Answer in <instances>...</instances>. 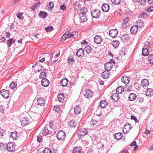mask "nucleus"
Listing matches in <instances>:
<instances>
[{"label": "nucleus", "instance_id": "obj_62", "mask_svg": "<svg viewBox=\"0 0 153 153\" xmlns=\"http://www.w3.org/2000/svg\"><path fill=\"white\" fill-rule=\"evenodd\" d=\"M37 140L39 142H41L42 141V136H38Z\"/></svg>", "mask_w": 153, "mask_h": 153}, {"label": "nucleus", "instance_id": "obj_3", "mask_svg": "<svg viewBox=\"0 0 153 153\" xmlns=\"http://www.w3.org/2000/svg\"><path fill=\"white\" fill-rule=\"evenodd\" d=\"M66 134L63 131H60L56 134V137L59 140L64 139L66 137Z\"/></svg>", "mask_w": 153, "mask_h": 153}, {"label": "nucleus", "instance_id": "obj_42", "mask_svg": "<svg viewBox=\"0 0 153 153\" xmlns=\"http://www.w3.org/2000/svg\"><path fill=\"white\" fill-rule=\"evenodd\" d=\"M64 94L63 93L59 94L58 95L59 100L61 102H62L64 98Z\"/></svg>", "mask_w": 153, "mask_h": 153}, {"label": "nucleus", "instance_id": "obj_43", "mask_svg": "<svg viewBox=\"0 0 153 153\" xmlns=\"http://www.w3.org/2000/svg\"><path fill=\"white\" fill-rule=\"evenodd\" d=\"M42 134L45 136L48 134L49 130L47 128L44 127L42 129Z\"/></svg>", "mask_w": 153, "mask_h": 153}, {"label": "nucleus", "instance_id": "obj_59", "mask_svg": "<svg viewBox=\"0 0 153 153\" xmlns=\"http://www.w3.org/2000/svg\"><path fill=\"white\" fill-rule=\"evenodd\" d=\"M146 0H140V1L138 2L139 4L143 5L146 3Z\"/></svg>", "mask_w": 153, "mask_h": 153}, {"label": "nucleus", "instance_id": "obj_14", "mask_svg": "<svg viewBox=\"0 0 153 153\" xmlns=\"http://www.w3.org/2000/svg\"><path fill=\"white\" fill-rule=\"evenodd\" d=\"M45 102V99L44 98H39L38 99L37 103L39 105L44 106Z\"/></svg>", "mask_w": 153, "mask_h": 153}, {"label": "nucleus", "instance_id": "obj_48", "mask_svg": "<svg viewBox=\"0 0 153 153\" xmlns=\"http://www.w3.org/2000/svg\"><path fill=\"white\" fill-rule=\"evenodd\" d=\"M91 48L90 46H87L85 47V51L88 53H89L91 52Z\"/></svg>", "mask_w": 153, "mask_h": 153}, {"label": "nucleus", "instance_id": "obj_29", "mask_svg": "<svg viewBox=\"0 0 153 153\" xmlns=\"http://www.w3.org/2000/svg\"><path fill=\"white\" fill-rule=\"evenodd\" d=\"M15 42V40L13 38L9 39L7 42L6 43L8 48L11 46Z\"/></svg>", "mask_w": 153, "mask_h": 153}, {"label": "nucleus", "instance_id": "obj_26", "mask_svg": "<svg viewBox=\"0 0 153 153\" xmlns=\"http://www.w3.org/2000/svg\"><path fill=\"white\" fill-rule=\"evenodd\" d=\"M107 102L105 100H101L100 103V106L101 108H104L107 105Z\"/></svg>", "mask_w": 153, "mask_h": 153}, {"label": "nucleus", "instance_id": "obj_31", "mask_svg": "<svg viewBox=\"0 0 153 153\" xmlns=\"http://www.w3.org/2000/svg\"><path fill=\"white\" fill-rule=\"evenodd\" d=\"M136 95L134 93H131L128 96V100L131 101H133L136 99Z\"/></svg>", "mask_w": 153, "mask_h": 153}, {"label": "nucleus", "instance_id": "obj_19", "mask_svg": "<svg viewBox=\"0 0 153 153\" xmlns=\"http://www.w3.org/2000/svg\"><path fill=\"white\" fill-rule=\"evenodd\" d=\"M138 27L136 25L132 26L130 29V31L132 34H135L137 31Z\"/></svg>", "mask_w": 153, "mask_h": 153}, {"label": "nucleus", "instance_id": "obj_61", "mask_svg": "<svg viewBox=\"0 0 153 153\" xmlns=\"http://www.w3.org/2000/svg\"><path fill=\"white\" fill-rule=\"evenodd\" d=\"M20 0H15L14 1H13L11 3H10V5L11 6H13L17 2L20 1Z\"/></svg>", "mask_w": 153, "mask_h": 153}, {"label": "nucleus", "instance_id": "obj_46", "mask_svg": "<svg viewBox=\"0 0 153 153\" xmlns=\"http://www.w3.org/2000/svg\"><path fill=\"white\" fill-rule=\"evenodd\" d=\"M16 84L13 82H12L10 84L9 87L11 89H14L16 87Z\"/></svg>", "mask_w": 153, "mask_h": 153}, {"label": "nucleus", "instance_id": "obj_51", "mask_svg": "<svg viewBox=\"0 0 153 153\" xmlns=\"http://www.w3.org/2000/svg\"><path fill=\"white\" fill-rule=\"evenodd\" d=\"M45 30L47 32H49L52 31L53 30V27L52 26H50L48 27H46L45 29Z\"/></svg>", "mask_w": 153, "mask_h": 153}, {"label": "nucleus", "instance_id": "obj_36", "mask_svg": "<svg viewBox=\"0 0 153 153\" xmlns=\"http://www.w3.org/2000/svg\"><path fill=\"white\" fill-rule=\"evenodd\" d=\"M119 44V42L116 40L113 41L111 42L112 45L114 48H117Z\"/></svg>", "mask_w": 153, "mask_h": 153}, {"label": "nucleus", "instance_id": "obj_27", "mask_svg": "<svg viewBox=\"0 0 153 153\" xmlns=\"http://www.w3.org/2000/svg\"><path fill=\"white\" fill-rule=\"evenodd\" d=\"M145 94L147 96H151L153 94V90L151 88H148L145 91Z\"/></svg>", "mask_w": 153, "mask_h": 153}, {"label": "nucleus", "instance_id": "obj_49", "mask_svg": "<svg viewBox=\"0 0 153 153\" xmlns=\"http://www.w3.org/2000/svg\"><path fill=\"white\" fill-rule=\"evenodd\" d=\"M46 76V74L45 72H41L39 76V78L43 79H45Z\"/></svg>", "mask_w": 153, "mask_h": 153}, {"label": "nucleus", "instance_id": "obj_64", "mask_svg": "<svg viewBox=\"0 0 153 153\" xmlns=\"http://www.w3.org/2000/svg\"><path fill=\"white\" fill-rule=\"evenodd\" d=\"M131 119L134 120L136 122H137V120L136 117L132 115L131 116Z\"/></svg>", "mask_w": 153, "mask_h": 153}, {"label": "nucleus", "instance_id": "obj_40", "mask_svg": "<svg viewBox=\"0 0 153 153\" xmlns=\"http://www.w3.org/2000/svg\"><path fill=\"white\" fill-rule=\"evenodd\" d=\"M148 16V14L146 13L143 12L140 14L138 17L142 19H144L146 18Z\"/></svg>", "mask_w": 153, "mask_h": 153}, {"label": "nucleus", "instance_id": "obj_22", "mask_svg": "<svg viewBox=\"0 0 153 153\" xmlns=\"http://www.w3.org/2000/svg\"><path fill=\"white\" fill-rule=\"evenodd\" d=\"M41 83L43 86L46 87L48 86L49 82L48 79H43L41 81Z\"/></svg>", "mask_w": 153, "mask_h": 153}, {"label": "nucleus", "instance_id": "obj_35", "mask_svg": "<svg viewBox=\"0 0 153 153\" xmlns=\"http://www.w3.org/2000/svg\"><path fill=\"white\" fill-rule=\"evenodd\" d=\"M136 25L139 28H142L143 26V23L142 22V21L141 20H138L136 22Z\"/></svg>", "mask_w": 153, "mask_h": 153}, {"label": "nucleus", "instance_id": "obj_60", "mask_svg": "<svg viewBox=\"0 0 153 153\" xmlns=\"http://www.w3.org/2000/svg\"><path fill=\"white\" fill-rule=\"evenodd\" d=\"M129 20V18L128 17H126L125 18L123 21V25H125V24H126V23Z\"/></svg>", "mask_w": 153, "mask_h": 153}, {"label": "nucleus", "instance_id": "obj_23", "mask_svg": "<svg viewBox=\"0 0 153 153\" xmlns=\"http://www.w3.org/2000/svg\"><path fill=\"white\" fill-rule=\"evenodd\" d=\"M76 122L74 120H71L69 121L68 125L70 128L74 127L76 126Z\"/></svg>", "mask_w": 153, "mask_h": 153}, {"label": "nucleus", "instance_id": "obj_20", "mask_svg": "<svg viewBox=\"0 0 153 153\" xmlns=\"http://www.w3.org/2000/svg\"><path fill=\"white\" fill-rule=\"evenodd\" d=\"M111 97L114 102L117 101L120 98L119 95L117 93H115L113 94L111 96Z\"/></svg>", "mask_w": 153, "mask_h": 153}, {"label": "nucleus", "instance_id": "obj_54", "mask_svg": "<svg viewBox=\"0 0 153 153\" xmlns=\"http://www.w3.org/2000/svg\"><path fill=\"white\" fill-rule=\"evenodd\" d=\"M53 110L56 112H58L60 110V108L58 105L54 106L53 108Z\"/></svg>", "mask_w": 153, "mask_h": 153}, {"label": "nucleus", "instance_id": "obj_37", "mask_svg": "<svg viewBox=\"0 0 153 153\" xmlns=\"http://www.w3.org/2000/svg\"><path fill=\"white\" fill-rule=\"evenodd\" d=\"M129 37L128 35L126 34L122 36L121 39L123 42H125L129 39Z\"/></svg>", "mask_w": 153, "mask_h": 153}, {"label": "nucleus", "instance_id": "obj_21", "mask_svg": "<svg viewBox=\"0 0 153 153\" xmlns=\"http://www.w3.org/2000/svg\"><path fill=\"white\" fill-rule=\"evenodd\" d=\"M149 84L148 80L146 79H143L141 83V85L143 87H147Z\"/></svg>", "mask_w": 153, "mask_h": 153}, {"label": "nucleus", "instance_id": "obj_10", "mask_svg": "<svg viewBox=\"0 0 153 153\" xmlns=\"http://www.w3.org/2000/svg\"><path fill=\"white\" fill-rule=\"evenodd\" d=\"M76 54L79 58L82 57L84 54V51L83 49L82 48L79 49L76 52Z\"/></svg>", "mask_w": 153, "mask_h": 153}, {"label": "nucleus", "instance_id": "obj_55", "mask_svg": "<svg viewBox=\"0 0 153 153\" xmlns=\"http://www.w3.org/2000/svg\"><path fill=\"white\" fill-rule=\"evenodd\" d=\"M125 48H123L120 52V55L123 56L126 55V51Z\"/></svg>", "mask_w": 153, "mask_h": 153}, {"label": "nucleus", "instance_id": "obj_47", "mask_svg": "<svg viewBox=\"0 0 153 153\" xmlns=\"http://www.w3.org/2000/svg\"><path fill=\"white\" fill-rule=\"evenodd\" d=\"M148 61L150 64L153 65V54L150 55L149 56Z\"/></svg>", "mask_w": 153, "mask_h": 153}, {"label": "nucleus", "instance_id": "obj_15", "mask_svg": "<svg viewBox=\"0 0 153 153\" xmlns=\"http://www.w3.org/2000/svg\"><path fill=\"white\" fill-rule=\"evenodd\" d=\"M110 7L108 4H103L102 6V9L103 12H107L108 11Z\"/></svg>", "mask_w": 153, "mask_h": 153}, {"label": "nucleus", "instance_id": "obj_57", "mask_svg": "<svg viewBox=\"0 0 153 153\" xmlns=\"http://www.w3.org/2000/svg\"><path fill=\"white\" fill-rule=\"evenodd\" d=\"M6 144L0 143V149L2 150L4 149H5V147H6Z\"/></svg>", "mask_w": 153, "mask_h": 153}, {"label": "nucleus", "instance_id": "obj_4", "mask_svg": "<svg viewBox=\"0 0 153 153\" xmlns=\"http://www.w3.org/2000/svg\"><path fill=\"white\" fill-rule=\"evenodd\" d=\"M78 136L80 137L85 136L88 133L87 129L85 128H81L79 129L78 132Z\"/></svg>", "mask_w": 153, "mask_h": 153}, {"label": "nucleus", "instance_id": "obj_34", "mask_svg": "<svg viewBox=\"0 0 153 153\" xmlns=\"http://www.w3.org/2000/svg\"><path fill=\"white\" fill-rule=\"evenodd\" d=\"M74 58L72 56H69L68 59V63L70 65H72L74 62Z\"/></svg>", "mask_w": 153, "mask_h": 153}, {"label": "nucleus", "instance_id": "obj_5", "mask_svg": "<svg viewBox=\"0 0 153 153\" xmlns=\"http://www.w3.org/2000/svg\"><path fill=\"white\" fill-rule=\"evenodd\" d=\"M7 150L9 151L12 152L15 149V146L12 143H9L6 145V147Z\"/></svg>", "mask_w": 153, "mask_h": 153}, {"label": "nucleus", "instance_id": "obj_7", "mask_svg": "<svg viewBox=\"0 0 153 153\" xmlns=\"http://www.w3.org/2000/svg\"><path fill=\"white\" fill-rule=\"evenodd\" d=\"M101 123L99 120H95L94 118L90 122V125L92 126H97L100 124Z\"/></svg>", "mask_w": 153, "mask_h": 153}, {"label": "nucleus", "instance_id": "obj_11", "mask_svg": "<svg viewBox=\"0 0 153 153\" xmlns=\"http://www.w3.org/2000/svg\"><path fill=\"white\" fill-rule=\"evenodd\" d=\"M93 95V92L88 89L87 90L85 91L84 94L85 97L87 98H91Z\"/></svg>", "mask_w": 153, "mask_h": 153}, {"label": "nucleus", "instance_id": "obj_53", "mask_svg": "<svg viewBox=\"0 0 153 153\" xmlns=\"http://www.w3.org/2000/svg\"><path fill=\"white\" fill-rule=\"evenodd\" d=\"M66 32L67 31H66L65 33L62 36L60 40V41H63V42L67 39V36H66Z\"/></svg>", "mask_w": 153, "mask_h": 153}, {"label": "nucleus", "instance_id": "obj_52", "mask_svg": "<svg viewBox=\"0 0 153 153\" xmlns=\"http://www.w3.org/2000/svg\"><path fill=\"white\" fill-rule=\"evenodd\" d=\"M54 6L53 3V2L50 1L49 4L48 5V9L51 10Z\"/></svg>", "mask_w": 153, "mask_h": 153}, {"label": "nucleus", "instance_id": "obj_30", "mask_svg": "<svg viewBox=\"0 0 153 153\" xmlns=\"http://www.w3.org/2000/svg\"><path fill=\"white\" fill-rule=\"evenodd\" d=\"M40 5V1L37 2L36 3H34L33 4L31 8L33 10H35L36 9L38 8Z\"/></svg>", "mask_w": 153, "mask_h": 153}, {"label": "nucleus", "instance_id": "obj_39", "mask_svg": "<svg viewBox=\"0 0 153 153\" xmlns=\"http://www.w3.org/2000/svg\"><path fill=\"white\" fill-rule=\"evenodd\" d=\"M60 83L62 86H66L67 85V79H62L60 81Z\"/></svg>", "mask_w": 153, "mask_h": 153}, {"label": "nucleus", "instance_id": "obj_38", "mask_svg": "<svg viewBox=\"0 0 153 153\" xmlns=\"http://www.w3.org/2000/svg\"><path fill=\"white\" fill-rule=\"evenodd\" d=\"M122 82L124 83H128L129 82V78L126 76H123L121 78Z\"/></svg>", "mask_w": 153, "mask_h": 153}, {"label": "nucleus", "instance_id": "obj_8", "mask_svg": "<svg viewBox=\"0 0 153 153\" xmlns=\"http://www.w3.org/2000/svg\"><path fill=\"white\" fill-rule=\"evenodd\" d=\"M1 93L2 96L4 98H8L9 96V91L8 90L3 89L1 91Z\"/></svg>", "mask_w": 153, "mask_h": 153}, {"label": "nucleus", "instance_id": "obj_18", "mask_svg": "<svg viewBox=\"0 0 153 153\" xmlns=\"http://www.w3.org/2000/svg\"><path fill=\"white\" fill-rule=\"evenodd\" d=\"M68 28H68V39L73 37L76 35L75 32H72L70 31V29H69Z\"/></svg>", "mask_w": 153, "mask_h": 153}, {"label": "nucleus", "instance_id": "obj_32", "mask_svg": "<svg viewBox=\"0 0 153 153\" xmlns=\"http://www.w3.org/2000/svg\"><path fill=\"white\" fill-rule=\"evenodd\" d=\"M48 15L47 13L42 11H40L39 13V16L41 18H46Z\"/></svg>", "mask_w": 153, "mask_h": 153}, {"label": "nucleus", "instance_id": "obj_58", "mask_svg": "<svg viewBox=\"0 0 153 153\" xmlns=\"http://www.w3.org/2000/svg\"><path fill=\"white\" fill-rule=\"evenodd\" d=\"M37 67L38 69L36 70V72H39L41 71L42 69V66L39 65H37Z\"/></svg>", "mask_w": 153, "mask_h": 153}, {"label": "nucleus", "instance_id": "obj_25", "mask_svg": "<svg viewBox=\"0 0 153 153\" xmlns=\"http://www.w3.org/2000/svg\"><path fill=\"white\" fill-rule=\"evenodd\" d=\"M114 136L115 139L117 140H120L123 137V134L122 133L119 132L115 134Z\"/></svg>", "mask_w": 153, "mask_h": 153}, {"label": "nucleus", "instance_id": "obj_6", "mask_svg": "<svg viewBox=\"0 0 153 153\" xmlns=\"http://www.w3.org/2000/svg\"><path fill=\"white\" fill-rule=\"evenodd\" d=\"M21 122L22 125L23 126H25L29 124L30 123L28 118L26 117H23L22 118L21 120Z\"/></svg>", "mask_w": 153, "mask_h": 153}, {"label": "nucleus", "instance_id": "obj_9", "mask_svg": "<svg viewBox=\"0 0 153 153\" xmlns=\"http://www.w3.org/2000/svg\"><path fill=\"white\" fill-rule=\"evenodd\" d=\"M110 73L108 71L105 70L103 71L101 73V76L104 79H107L109 77Z\"/></svg>", "mask_w": 153, "mask_h": 153}, {"label": "nucleus", "instance_id": "obj_63", "mask_svg": "<svg viewBox=\"0 0 153 153\" xmlns=\"http://www.w3.org/2000/svg\"><path fill=\"white\" fill-rule=\"evenodd\" d=\"M147 11L150 12L153 11V7H151L147 8Z\"/></svg>", "mask_w": 153, "mask_h": 153}, {"label": "nucleus", "instance_id": "obj_41", "mask_svg": "<svg viewBox=\"0 0 153 153\" xmlns=\"http://www.w3.org/2000/svg\"><path fill=\"white\" fill-rule=\"evenodd\" d=\"M17 132L16 131H15L12 132L11 133V137L14 140H16L18 138V136L17 135Z\"/></svg>", "mask_w": 153, "mask_h": 153}, {"label": "nucleus", "instance_id": "obj_44", "mask_svg": "<svg viewBox=\"0 0 153 153\" xmlns=\"http://www.w3.org/2000/svg\"><path fill=\"white\" fill-rule=\"evenodd\" d=\"M80 11L81 13L80 14L85 15L86 13L87 12V9L86 7H83L80 9Z\"/></svg>", "mask_w": 153, "mask_h": 153}, {"label": "nucleus", "instance_id": "obj_28", "mask_svg": "<svg viewBox=\"0 0 153 153\" xmlns=\"http://www.w3.org/2000/svg\"><path fill=\"white\" fill-rule=\"evenodd\" d=\"M80 14V22H86L87 20V18L86 16V15Z\"/></svg>", "mask_w": 153, "mask_h": 153}, {"label": "nucleus", "instance_id": "obj_1", "mask_svg": "<svg viewBox=\"0 0 153 153\" xmlns=\"http://www.w3.org/2000/svg\"><path fill=\"white\" fill-rule=\"evenodd\" d=\"M100 14V11L98 9H94L91 11V16L92 17L94 18H99Z\"/></svg>", "mask_w": 153, "mask_h": 153}, {"label": "nucleus", "instance_id": "obj_50", "mask_svg": "<svg viewBox=\"0 0 153 153\" xmlns=\"http://www.w3.org/2000/svg\"><path fill=\"white\" fill-rule=\"evenodd\" d=\"M125 88L126 90L128 91H130L132 89V86L131 85L126 84L125 85Z\"/></svg>", "mask_w": 153, "mask_h": 153}, {"label": "nucleus", "instance_id": "obj_2", "mask_svg": "<svg viewBox=\"0 0 153 153\" xmlns=\"http://www.w3.org/2000/svg\"><path fill=\"white\" fill-rule=\"evenodd\" d=\"M132 128V126H131V125L130 123H126L124 126L123 128V132L124 134H126Z\"/></svg>", "mask_w": 153, "mask_h": 153}, {"label": "nucleus", "instance_id": "obj_56", "mask_svg": "<svg viewBox=\"0 0 153 153\" xmlns=\"http://www.w3.org/2000/svg\"><path fill=\"white\" fill-rule=\"evenodd\" d=\"M112 3L116 5H117L120 4V0H111Z\"/></svg>", "mask_w": 153, "mask_h": 153}, {"label": "nucleus", "instance_id": "obj_13", "mask_svg": "<svg viewBox=\"0 0 153 153\" xmlns=\"http://www.w3.org/2000/svg\"><path fill=\"white\" fill-rule=\"evenodd\" d=\"M104 66L105 69L109 71L112 69L113 65L111 62H108L105 64Z\"/></svg>", "mask_w": 153, "mask_h": 153}, {"label": "nucleus", "instance_id": "obj_45", "mask_svg": "<svg viewBox=\"0 0 153 153\" xmlns=\"http://www.w3.org/2000/svg\"><path fill=\"white\" fill-rule=\"evenodd\" d=\"M81 152L80 148L76 147L73 150V153H80Z\"/></svg>", "mask_w": 153, "mask_h": 153}, {"label": "nucleus", "instance_id": "obj_33", "mask_svg": "<svg viewBox=\"0 0 153 153\" xmlns=\"http://www.w3.org/2000/svg\"><path fill=\"white\" fill-rule=\"evenodd\" d=\"M124 88L122 86H119L116 89V93H117L118 94L119 93L121 94L124 91Z\"/></svg>", "mask_w": 153, "mask_h": 153}, {"label": "nucleus", "instance_id": "obj_12", "mask_svg": "<svg viewBox=\"0 0 153 153\" xmlns=\"http://www.w3.org/2000/svg\"><path fill=\"white\" fill-rule=\"evenodd\" d=\"M118 34V31L116 29H114L111 30L109 31V35L113 38L116 36Z\"/></svg>", "mask_w": 153, "mask_h": 153}, {"label": "nucleus", "instance_id": "obj_24", "mask_svg": "<svg viewBox=\"0 0 153 153\" xmlns=\"http://www.w3.org/2000/svg\"><path fill=\"white\" fill-rule=\"evenodd\" d=\"M149 49L146 48L144 47L142 51V54L143 56H147L149 54Z\"/></svg>", "mask_w": 153, "mask_h": 153}, {"label": "nucleus", "instance_id": "obj_17", "mask_svg": "<svg viewBox=\"0 0 153 153\" xmlns=\"http://www.w3.org/2000/svg\"><path fill=\"white\" fill-rule=\"evenodd\" d=\"M74 111L75 114L78 115L81 112L82 109L80 106L77 105L74 108Z\"/></svg>", "mask_w": 153, "mask_h": 153}, {"label": "nucleus", "instance_id": "obj_16", "mask_svg": "<svg viewBox=\"0 0 153 153\" xmlns=\"http://www.w3.org/2000/svg\"><path fill=\"white\" fill-rule=\"evenodd\" d=\"M102 41V39L100 36L97 35L94 38V42L97 44H99L101 43Z\"/></svg>", "mask_w": 153, "mask_h": 153}]
</instances>
